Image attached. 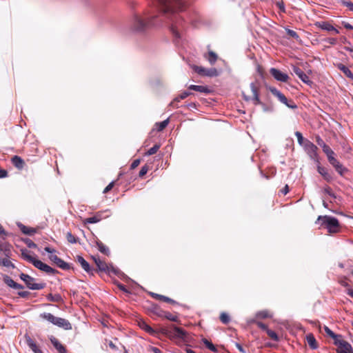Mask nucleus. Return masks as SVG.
Instances as JSON below:
<instances>
[{
  "label": "nucleus",
  "instance_id": "nucleus-16",
  "mask_svg": "<svg viewBox=\"0 0 353 353\" xmlns=\"http://www.w3.org/2000/svg\"><path fill=\"white\" fill-rule=\"evenodd\" d=\"M250 88L252 92V101L255 105L261 104V100L259 97V88L255 83H252L250 84Z\"/></svg>",
  "mask_w": 353,
  "mask_h": 353
},
{
  "label": "nucleus",
  "instance_id": "nucleus-64",
  "mask_svg": "<svg viewBox=\"0 0 353 353\" xmlns=\"http://www.w3.org/2000/svg\"><path fill=\"white\" fill-rule=\"evenodd\" d=\"M235 346L241 352L245 353V350L243 349V347L239 343H235Z\"/></svg>",
  "mask_w": 353,
  "mask_h": 353
},
{
  "label": "nucleus",
  "instance_id": "nucleus-34",
  "mask_svg": "<svg viewBox=\"0 0 353 353\" xmlns=\"http://www.w3.org/2000/svg\"><path fill=\"white\" fill-rule=\"evenodd\" d=\"M191 93L190 92H183V93H181L179 97H176L173 101H172L170 103V105H173V106H175L174 103L175 102H179L182 99H185L187 97H188L189 95H190Z\"/></svg>",
  "mask_w": 353,
  "mask_h": 353
},
{
  "label": "nucleus",
  "instance_id": "nucleus-14",
  "mask_svg": "<svg viewBox=\"0 0 353 353\" xmlns=\"http://www.w3.org/2000/svg\"><path fill=\"white\" fill-rule=\"evenodd\" d=\"M28 288L30 290H41L44 288L45 284L44 283H36L34 282V279L32 277L30 278V280L28 279L26 282L25 283Z\"/></svg>",
  "mask_w": 353,
  "mask_h": 353
},
{
  "label": "nucleus",
  "instance_id": "nucleus-63",
  "mask_svg": "<svg viewBox=\"0 0 353 353\" xmlns=\"http://www.w3.org/2000/svg\"><path fill=\"white\" fill-rule=\"evenodd\" d=\"M30 292L28 291H21L18 292V294L21 297H27Z\"/></svg>",
  "mask_w": 353,
  "mask_h": 353
},
{
  "label": "nucleus",
  "instance_id": "nucleus-32",
  "mask_svg": "<svg viewBox=\"0 0 353 353\" xmlns=\"http://www.w3.org/2000/svg\"><path fill=\"white\" fill-rule=\"evenodd\" d=\"M318 172L320 174H321L324 177V179L326 181H330L331 180L332 177L325 168L319 166Z\"/></svg>",
  "mask_w": 353,
  "mask_h": 353
},
{
  "label": "nucleus",
  "instance_id": "nucleus-26",
  "mask_svg": "<svg viewBox=\"0 0 353 353\" xmlns=\"http://www.w3.org/2000/svg\"><path fill=\"white\" fill-rule=\"evenodd\" d=\"M40 317L43 319H45L52 324L55 325L57 316H54L50 313L44 312L40 314Z\"/></svg>",
  "mask_w": 353,
  "mask_h": 353
},
{
  "label": "nucleus",
  "instance_id": "nucleus-29",
  "mask_svg": "<svg viewBox=\"0 0 353 353\" xmlns=\"http://www.w3.org/2000/svg\"><path fill=\"white\" fill-rule=\"evenodd\" d=\"M205 58L208 60L211 65L214 64L217 60V55L212 51H210L208 54L204 55Z\"/></svg>",
  "mask_w": 353,
  "mask_h": 353
},
{
  "label": "nucleus",
  "instance_id": "nucleus-42",
  "mask_svg": "<svg viewBox=\"0 0 353 353\" xmlns=\"http://www.w3.org/2000/svg\"><path fill=\"white\" fill-rule=\"evenodd\" d=\"M266 333L274 341H279V336L275 332L268 329V330H267Z\"/></svg>",
  "mask_w": 353,
  "mask_h": 353
},
{
  "label": "nucleus",
  "instance_id": "nucleus-37",
  "mask_svg": "<svg viewBox=\"0 0 353 353\" xmlns=\"http://www.w3.org/2000/svg\"><path fill=\"white\" fill-rule=\"evenodd\" d=\"M323 151L327 155L328 160H330V158H333L334 157V151L328 145L324 147Z\"/></svg>",
  "mask_w": 353,
  "mask_h": 353
},
{
  "label": "nucleus",
  "instance_id": "nucleus-11",
  "mask_svg": "<svg viewBox=\"0 0 353 353\" xmlns=\"http://www.w3.org/2000/svg\"><path fill=\"white\" fill-rule=\"evenodd\" d=\"M34 266L48 274H54L55 272V270L53 268L38 259L35 261Z\"/></svg>",
  "mask_w": 353,
  "mask_h": 353
},
{
  "label": "nucleus",
  "instance_id": "nucleus-43",
  "mask_svg": "<svg viewBox=\"0 0 353 353\" xmlns=\"http://www.w3.org/2000/svg\"><path fill=\"white\" fill-rule=\"evenodd\" d=\"M0 264L3 265L6 267H14V265L12 262L8 259H0Z\"/></svg>",
  "mask_w": 353,
  "mask_h": 353
},
{
  "label": "nucleus",
  "instance_id": "nucleus-48",
  "mask_svg": "<svg viewBox=\"0 0 353 353\" xmlns=\"http://www.w3.org/2000/svg\"><path fill=\"white\" fill-rule=\"evenodd\" d=\"M295 136L297 138L299 143L303 146V144H304L305 141L303 140V137L302 136V134L300 132H295Z\"/></svg>",
  "mask_w": 353,
  "mask_h": 353
},
{
  "label": "nucleus",
  "instance_id": "nucleus-23",
  "mask_svg": "<svg viewBox=\"0 0 353 353\" xmlns=\"http://www.w3.org/2000/svg\"><path fill=\"white\" fill-rule=\"evenodd\" d=\"M77 261L80 263L82 268L88 273L92 272V269L89 263L81 256H77Z\"/></svg>",
  "mask_w": 353,
  "mask_h": 353
},
{
  "label": "nucleus",
  "instance_id": "nucleus-20",
  "mask_svg": "<svg viewBox=\"0 0 353 353\" xmlns=\"http://www.w3.org/2000/svg\"><path fill=\"white\" fill-rule=\"evenodd\" d=\"M330 164H332L336 169V170L341 174H343V171L345 170L342 165L339 162V161L334 157L333 158H330L328 160Z\"/></svg>",
  "mask_w": 353,
  "mask_h": 353
},
{
  "label": "nucleus",
  "instance_id": "nucleus-58",
  "mask_svg": "<svg viewBox=\"0 0 353 353\" xmlns=\"http://www.w3.org/2000/svg\"><path fill=\"white\" fill-rule=\"evenodd\" d=\"M30 277H31L30 276L24 273H22L20 274L21 279L23 280L25 283L26 282V281H28V279L30 280Z\"/></svg>",
  "mask_w": 353,
  "mask_h": 353
},
{
  "label": "nucleus",
  "instance_id": "nucleus-7",
  "mask_svg": "<svg viewBox=\"0 0 353 353\" xmlns=\"http://www.w3.org/2000/svg\"><path fill=\"white\" fill-rule=\"evenodd\" d=\"M270 73L278 81L287 82L289 79V76L286 73L274 68L270 70Z\"/></svg>",
  "mask_w": 353,
  "mask_h": 353
},
{
  "label": "nucleus",
  "instance_id": "nucleus-51",
  "mask_svg": "<svg viewBox=\"0 0 353 353\" xmlns=\"http://www.w3.org/2000/svg\"><path fill=\"white\" fill-rule=\"evenodd\" d=\"M276 5L279 8L281 12H285V6H284V3L283 1H277L276 3Z\"/></svg>",
  "mask_w": 353,
  "mask_h": 353
},
{
  "label": "nucleus",
  "instance_id": "nucleus-46",
  "mask_svg": "<svg viewBox=\"0 0 353 353\" xmlns=\"http://www.w3.org/2000/svg\"><path fill=\"white\" fill-rule=\"evenodd\" d=\"M159 147L160 146L159 145H154L153 147H152L151 148H150L148 150V152H146V154L147 155H152V154L157 153V152L159 149Z\"/></svg>",
  "mask_w": 353,
  "mask_h": 353
},
{
  "label": "nucleus",
  "instance_id": "nucleus-17",
  "mask_svg": "<svg viewBox=\"0 0 353 353\" xmlns=\"http://www.w3.org/2000/svg\"><path fill=\"white\" fill-rule=\"evenodd\" d=\"M316 26L322 30H327V31H332L335 34L339 33V30L328 22H325V21L318 22L316 23Z\"/></svg>",
  "mask_w": 353,
  "mask_h": 353
},
{
  "label": "nucleus",
  "instance_id": "nucleus-31",
  "mask_svg": "<svg viewBox=\"0 0 353 353\" xmlns=\"http://www.w3.org/2000/svg\"><path fill=\"white\" fill-rule=\"evenodd\" d=\"M18 226L23 234L32 235L35 232V230L34 228H27L22 223H18Z\"/></svg>",
  "mask_w": 353,
  "mask_h": 353
},
{
  "label": "nucleus",
  "instance_id": "nucleus-24",
  "mask_svg": "<svg viewBox=\"0 0 353 353\" xmlns=\"http://www.w3.org/2000/svg\"><path fill=\"white\" fill-rule=\"evenodd\" d=\"M188 88L190 90H192L203 93H209L210 92V89L208 87L202 85H190L188 87Z\"/></svg>",
  "mask_w": 353,
  "mask_h": 353
},
{
  "label": "nucleus",
  "instance_id": "nucleus-6",
  "mask_svg": "<svg viewBox=\"0 0 353 353\" xmlns=\"http://www.w3.org/2000/svg\"><path fill=\"white\" fill-rule=\"evenodd\" d=\"M303 148L311 159L314 161L317 160L318 148L313 143L308 140H305L303 144Z\"/></svg>",
  "mask_w": 353,
  "mask_h": 353
},
{
  "label": "nucleus",
  "instance_id": "nucleus-5",
  "mask_svg": "<svg viewBox=\"0 0 353 353\" xmlns=\"http://www.w3.org/2000/svg\"><path fill=\"white\" fill-rule=\"evenodd\" d=\"M334 343L337 346V353H353L352 345L345 341L342 336L337 341H334Z\"/></svg>",
  "mask_w": 353,
  "mask_h": 353
},
{
  "label": "nucleus",
  "instance_id": "nucleus-12",
  "mask_svg": "<svg viewBox=\"0 0 353 353\" xmlns=\"http://www.w3.org/2000/svg\"><path fill=\"white\" fill-rule=\"evenodd\" d=\"M181 21H179L177 16H174V19H172L171 31L176 37H180L179 27Z\"/></svg>",
  "mask_w": 353,
  "mask_h": 353
},
{
  "label": "nucleus",
  "instance_id": "nucleus-30",
  "mask_svg": "<svg viewBox=\"0 0 353 353\" xmlns=\"http://www.w3.org/2000/svg\"><path fill=\"white\" fill-rule=\"evenodd\" d=\"M323 329L325 330V332H326V334L330 336L331 338H332L334 341H337V340L340 339V338L342 336L340 334H334L327 326L326 325H324L323 326Z\"/></svg>",
  "mask_w": 353,
  "mask_h": 353
},
{
  "label": "nucleus",
  "instance_id": "nucleus-54",
  "mask_svg": "<svg viewBox=\"0 0 353 353\" xmlns=\"http://www.w3.org/2000/svg\"><path fill=\"white\" fill-rule=\"evenodd\" d=\"M148 168L147 166H143L139 172V176H143L148 172Z\"/></svg>",
  "mask_w": 353,
  "mask_h": 353
},
{
  "label": "nucleus",
  "instance_id": "nucleus-61",
  "mask_svg": "<svg viewBox=\"0 0 353 353\" xmlns=\"http://www.w3.org/2000/svg\"><path fill=\"white\" fill-rule=\"evenodd\" d=\"M143 325H144L143 326V328L145 331H147L148 332H150V333H151V332H153V330H152V328L150 326H149L148 325H147V324H145V323H143Z\"/></svg>",
  "mask_w": 353,
  "mask_h": 353
},
{
  "label": "nucleus",
  "instance_id": "nucleus-9",
  "mask_svg": "<svg viewBox=\"0 0 353 353\" xmlns=\"http://www.w3.org/2000/svg\"><path fill=\"white\" fill-rule=\"evenodd\" d=\"M292 71L305 83L310 84L311 83L309 77L299 67L294 65L292 67Z\"/></svg>",
  "mask_w": 353,
  "mask_h": 353
},
{
  "label": "nucleus",
  "instance_id": "nucleus-53",
  "mask_svg": "<svg viewBox=\"0 0 353 353\" xmlns=\"http://www.w3.org/2000/svg\"><path fill=\"white\" fill-rule=\"evenodd\" d=\"M287 33H288V34L289 36H290V37H292L293 38H295V39H298L299 38L298 34L295 31H294L292 30H288Z\"/></svg>",
  "mask_w": 353,
  "mask_h": 353
},
{
  "label": "nucleus",
  "instance_id": "nucleus-1",
  "mask_svg": "<svg viewBox=\"0 0 353 353\" xmlns=\"http://www.w3.org/2000/svg\"><path fill=\"white\" fill-rule=\"evenodd\" d=\"M157 17L150 10L145 11L143 14H135L132 22V28L134 32H143L152 25L153 19Z\"/></svg>",
  "mask_w": 353,
  "mask_h": 353
},
{
  "label": "nucleus",
  "instance_id": "nucleus-8",
  "mask_svg": "<svg viewBox=\"0 0 353 353\" xmlns=\"http://www.w3.org/2000/svg\"><path fill=\"white\" fill-rule=\"evenodd\" d=\"M167 334L172 338L184 339L186 336V332L180 327L173 326V328L168 331Z\"/></svg>",
  "mask_w": 353,
  "mask_h": 353
},
{
  "label": "nucleus",
  "instance_id": "nucleus-44",
  "mask_svg": "<svg viewBox=\"0 0 353 353\" xmlns=\"http://www.w3.org/2000/svg\"><path fill=\"white\" fill-rule=\"evenodd\" d=\"M194 70L199 74L204 76V73H206L207 68H205L201 67V66H194Z\"/></svg>",
  "mask_w": 353,
  "mask_h": 353
},
{
  "label": "nucleus",
  "instance_id": "nucleus-47",
  "mask_svg": "<svg viewBox=\"0 0 353 353\" xmlns=\"http://www.w3.org/2000/svg\"><path fill=\"white\" fill-rule=\"evenodd\" d=\"M66 239L69 243H75L77 242V238L71 232L66 234Z\"/></svg>",
  "mask_w": 353,
  "mask_h": 353
},
{
  "label": "nucleus",
  "instance_id": "nucleus-39",
  "mask_svg": "<svg viewBox=\"0 0 353 353\" xmlns=\"http://www.w3.org/2000/svg\"><path fill=\"white\" fill-rule=\"evenodd\" d=\"M217 75L218 72L215 68L207 69L206 73H204V76L207 77H216Z\"/></svg>",
  "mask_w": 353,
  "mask_h": 353
},
{
  "label": "nucleus",
  "instance_id": "nucleus-40",
  "mask_svg": "<svg viewBox=\"0 0 353 353\" xmlns=\"http://www.w3.org/2000/svg\"><path fill=\"white\" fill-rule=\"evenodd\" d=\"M169 123V119H165L160 123H157L156 125H157L158 128V131H161L163 130L168 124Z\"/></svg>",
  "mask_w": 353,
  "mask_h": 353
},
{
  "label": "nucleus",
  "instance_id": "nucleus-49",
  "mask_svg": "<svg viewBox=\"0 0 353 353\" xmlns=\"http://www.w3.org/2000/svg\"><path fill=\"white\" fill-rule=\"evenodd\" d=\"M256 316H257V317L261 318V319H265V318H268L270 316L268 312H267V311L259 312L257 313Z\"/></svg>",
  "mask_w": 353,
  "mask_h": 353
},
{
  "label": "nucleus",
  "instance_id": "nucleus-56",
  "mask_svg": "<svg viewBox=\"0 0 353 353\" xmlns=\"http://www.w3.org/2000/svg\"><path fill=\"white\" fill-rule=\"evenodd\" d=\"M114 181L111 182L109 185H108L105 189L103 190V193L105 194L107 192H108L110 190H112V188H113L114 186Z\"/></svg>",
  "mask_w": 353,
  "mask_h": 353
},
{
  "label": "nucleus",
  "instance_id": "nucleus-38",
  "mask_svg": "<svg viewBox=\"0 0 353 353\" xmlns=\"http://www.w3.org/2000/svg\"><path fill=\"white\" fill-rule=\"evenodd\" d=\"M203 343L205 345V346L210 349L211 351L214 352H217V349L216 347L211 343L210 342L208 339H203Z\"/></svg>",
  "mask_w": 353,
  "mask_h": 353
},
{
  "label": "nucleus",
  "instance_id": "nucleus-35",
  "mask_svg": "<svg viewBox=\"0 0 353 353\" xmlns=\"http://www.w3.org/2000/svg\"><path fill=\"white\" fill-rule=\"evenodd\" d=\"M97 248L99 249V250L105 254V255H109L110 254V250L108 249V247H106L103 243L101 242H97Z\"/></svg>",
  "mask_w": 353,
  "mask_h": 353
},
{
  "label": "nucleus",
  "instance_id": "nucleus-15",
  "mask_svg": "<svg viewBox=\"0 0 353 353\" xmlns=\"http://www.w3.org/2000/svg\"><path fill=\"white\" fill-rule=\"evenodd\" d=\"M55 325L62 327L65 330L72 329L71 323L68 320L60 317L57 318Z\"/></svg>",
  "mask_w": 353,
  "mask_h": 353
},
{
  "label": "nucleus",
  "instance_id": "nucleus-60",
  "mask_svg": "<svg viewBox=\"0 0 353 353\" xmlns=\"http://www.w3.org/2000/svg\"><path fill=\"white\" fill-rule=\"evenodd\" d=\"M140 163V160L139 159H136L134 160L132 164H131V168L132 169H134L136 168Z\"/></svg>",
  "mask_w": 353,
  "mask_h": 353
},
{
  "label": "nucleus",
  "instance_id": "nucleus-52",
  "mask_svg": "<svg viewBox=\"0 0 353 353\" xmlns=\"http://www.w3.org/2000/svg\"><path fill=\"white\" fill-rule=\"evenodd\" d=\"M26 243L27 246L30 248H37V245L30 239H27L26 241Z\"/></svg>",
  "mask_w": 353,
  "mask_h": 353
},
{
  "label": "nucleus",
  "instance_id": "nucleus-10",
  "mask_svg": "<svg viewBox=\"0 0 353 353\" xmlns=\"http://www.w3.org/2000/svg\"><path fill=\"white\" fill-rule=\"evenodd\" d=\"M49 259L53 261L58 267L63 270H68L70 268V265L68 263L63 261L62 259L59 258L55 254H51L49 256Z\"/></svg>",
  "mask_w": 353,
  "mask_h": 353
},
{
  "label": "nucleus",
  "instance_id": "nucleus-50",
  "mask_svg": "<svg viewBox=\"0 0 353 353\" xmlns=\"http://www.w3.org/2000/svg\"><path fill=\"white\" fill-rule=\"evenodd\" d=\"M316 141L317 144L322 148V149L324 148V147H326L327 145L325 143L323 140L320 137H316Z\"/></svg>",
  "mask_w": 353,
  "mask_h": 353
},
{
  "label": "nucleus",
  "instance_id": "nucleus-62",
  "mask_svg": "<svg viewBox=\"0 0 353 353\" xmlns=\"http://www.w3.org/2000/svg\"><path fill=\"white\" fill-rule=\"evenodd\" d=\"M325 41L331 45H335L336 43V39L334 38H328Z\"/></svg>",
  "mask_w": 353,
  "mask_h": 353
},
{
  "label": "nucleus",
  "instance_id": "nucleus-59",
  "mask_svg": "<svg viewBox=\"0 0 353 353\" xmlns=\"http://www.w3.org/2000/svg\"><path fill=\"white\" fill-rule=\"evenodd\" d=\"M324 192L327 194L328 195L331 196H333V197H335L334 194H333L332 190L329 187H326L324 189Z\"/></svg>",
  "mask_w": 353,
  "mask_h": 353
},
{
  "label": "nucleus",
  "instance_id": "nucleus-4",
  "mask_svg": "<svg viewBox=\"0 0 353 353\" xmlns=\"http://www.w3.org/2000/svg\"><path fill=\"white\" fill-rule=\"evenodd\" d=\"M269 91L276 97L278 100L291 109H296L297 105L292 100H288L285 96L274 87H269Z\"/></svg>",
  "mask_w": 353,
  "mask_h": 353
},
{
  "label": "nucleus",
  "instance_id": "nucleus-21",
  "mask_svg": "<svg viewBox=\"0 0 353 353\" xmlns=\"http://www.w3.org/2000/svg\"><path fill=\"white\" fill-rule=\"evenodd\" d=\"M12 163L19 170L23 169L25 165L24 161L19 156H14L12 158Z\"/></svg>",
  "mask_w": 353,
  "mask_h": 353
},
{
  "label": "nucleus",
  "instance_id": "nucleus-18",
  "mask_svg": "<svg viewBox=\"0 0 353 353\" xmlns=\"http://www.w3.org/2000/svg\"><path fill=\"white\" fill-rule=\"evenodd\" d=\"M21 257L33 265H34L35 261H37L36 258L30 254V252L26 249L21 250Z\"/></svg>",
  "mask_w": 353,
  "mask_h": 353
},
{
  "label": "nucleus",
  "instance_id": "nucleus-57",
  "mask_svg": "<svg viewBox=\"0 0 353 353\" xmlns=\"http://www.w3.org/2000/svg\"><path fill=\"white\" fill-rule=\"evenodd\" d=\"M165 317H166L168 319H169V320H170V321H177V319H178V318H177V316H176L172 315V314H170V313H169V314H168L165 316Z\"/></svg>",
  "mask_w": 353,
  "mask_h": 353
},
{
  "label": "nucleus",
  "instance_id": "nucleus-41",
  "mask_svg": "<svg viewBox=\"0 0 353 353\" xmlns=\"http://www.w3.org/2000/svg\"><path fill=\"white\" fill-rule=\"evenodd\" d=\"M101 219V216L97 214L94 216L88 218L86 219V221H87V223H96L99 222Z\"/></svg>",
  "mask_w": 353,
  "mask_h": 353
},
{
  "label": "nucleus",
  "instance_id": "nucleus-33",
  "mask_svg": "<svg viewBox=\"0 0 353 353\" xmlns=\"http://www.w3.org/2000/svg\"><path fill=\"white\" fill-rule=\"evenodd\" d=\"M151 295H152V297L155 298L156 299L161 300V301H163L167 302V303H172V302H174L173 300H172L169 297L165 296L163 295L153 293V292L151 293Z\"/></svg>",
  "mask_w": 353,
  "mask_h": 353
},
{
  "label": "nucleus",
  "instance_id": "nucleus-19",
  "mask_svg": "<svg viewBox=\"0 0 353 353\" xmlns=\"http://www.w3.org/2000/svg\"><path fill=\"white\" fill-rule=\"evenodd\" d=\"M50 341L59 353H67L65 347L55 337L51 336Z\"/></svg>",
  "mask_w": 353,
  "mask_h": 353
},
{
  "label": "nucleus",
  "instance_id": "nucleus-27",
  "mask_svg": "<svg viewBox=\"0 0 353 353\" xmlns=\"http://www.w3.org/2000/svg\"><path fill=\"white\" fill-rule=\"evenodd\" d=\"M40 317L43 319H45L52 324L55 325L57 316H54L50 313L44 312L40 314Z\"/></svg>",
  "mask_w": 353,
  "mask_h": 353
},
{
  "label": "nucleus",
  "instance_id": "nucleus-22",
  "mask_svg": "<svg viewBox=\"0 0 353 353\" xmlns=\"http://www.w3.org/2000/svg\"><path fill=\"white\" fill-rule=\"evenodd\" d=\"M4 282L10 288H14V289H23V287L16 283L13 279H12L10 277L6 276L4 278Z\"/></svg>",
  "mask_w": 353,
  "mask_h": 353
},
{
  "label": "nucleus",
  "instance_id": "nucleus-36",
  "mask_svg": "<svg viewBox=\"0 0 353 353\" xmlns=\"http://www.w3.org/2000/svg\"><path fill=\"white\" fill-rule=\"evenodd\" d=\"M28 344L30 349L34 352V353H43L41 350L37 347V345L30 339H29L28 340Z\"/></svg>",
  "mask_w": 353,
  "mask_h": 353
},
{
  "label": "nucleus",
  "instance_id": "nucleus-55",
  "mask_svg": "<svg viewBox=\"0 0 353 353\" xmlns=\"http://www.w3.org/2000/svg\"><path fill=\"white\" fill-rule=\"evenodd\" d=\"M256 325L259 328L265 330V332H267V330H268V326L262 322H257Z\"/></svg>",
  "mask_w": 353,
  "mask_h": 353
},
{
  "label": "nucleus",
  "instance_id": "nucleus-13",
  "mask_svg": "<svg viewBox=\"0 0 353 353\" xmlns=\"http://www.w3.org/2000/svg\"><path fill=\"white\" fill-rule=\"evenodd\" d=\"M92 259L100 271L106 272L109 270L108 265L105 261L101 260L99 256H92Z\"/></svg>",
  "mask_w": 353,
  "mask_h": 353
},
{
  "label": "nucleus",
  "instance_id": "nucleus-45",
  "mask_svg": "<svg viewBox=\"0 0 353 353\" xmlns=\"http://www.w3.org/2000/svg\"><path fill=\"white\" fill-rule=\"evenodd\" d=\"M220 320L222 323L226 324L230 321V316L228 314L223 312L220 315Z\"/></svg>",
  "mask_w": 353,
  "mask_h": 353
},
{
  "label": "nucleus",
  "instance_id": "nucleus-2",
  "mask_svg": "<svg viewBox=\"0 0 353 353\" xmlns=\"http://www.w3.org/2000/svg\"><path fill=\"white\" fill-rule=\"evenodd\" d=\"M159 9L164 14H173L181 10L184 6V0H154Z\"/></svg>",
  "mask_w": 353,
  "mask_h": 353
},
{
  "label": "nucleus",
  "instance_id": "nucleus-3",
  "mask_svg": "<svg viewBox=\"0 0 353 353\" xmlns=\"http://www.w3.org/2000/svg\"><path fill=\"white\" fill-rule=\"evenodd\" d=\"M318 220H322V224L325 225L329 232L334 233L338 231L339 224L336 218L330 216H320Z\"/></svg>",
  "mask_w": 353,
  "mask_h": 353
},
{
  "label": "nucleus",
  "instance_id": "nucleus-28",
  "mask_svg": "<svg viewBox=\"0 0 353 353\" xmlns=\"http://www.w3.org/2000/svg\"><path fill=\"white\" fill-rule=\"evenodd\" d=\"M338 68H339L341 71H342V72H343V74H344L346 77H349V78H350V79H353V74H352V72H351V70H350L347 66H345V65H343V64H341H341H339V65H338Z\"/></svg>",
  "mask_w": 353,
  "mask_h": 353
},
{
  "label": "nucleus",
  "instance_id": "nucleus-25",
  "mask_svg": "<svg viewBox=\"0 0 353 353\" xmlns=\"http://www.w3.org/2000/svg\"><path fill=\"white\" fill-rule=\"evenodd\" d=\"M307 342L309 346L314 350L317 348V343L316 341L312 334H309L306 336Z\"/></svg>",
  "mask_w": 353,
  "mask_h": 353
}]
</instances>
